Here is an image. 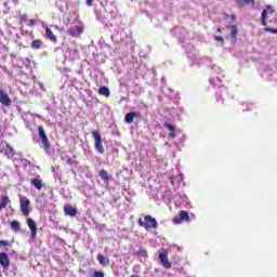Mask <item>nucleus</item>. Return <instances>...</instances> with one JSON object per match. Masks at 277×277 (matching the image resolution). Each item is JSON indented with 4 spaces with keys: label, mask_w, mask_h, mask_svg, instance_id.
Listing matches in <instances>:
<instances>
[{
    "label": "nucleus",
    "mask_w": 277,
    "mask_h": 277,
    "mask_svg": "<svg viewBox=\"0 0 277 277\" xmlns=\"http://www.w3.org/2000/svg\"><path fill=\"white\" fill-rule=\"evenodd\" d=\"M68 36H72V38H80L81 34H83V25H78L68 28L67 30Z\"/></svg>",
    "instance_id": "7"
},
{
    "label": "nucleus",
    "mask_w": 277,
    "mask_h": 277,
    "mask_svg": "<svg viewBox=\"0 0 277 277\" xmlns=\"http://www.w3.org/2000/svg\"><path fill=\"white\" fill-rule=\"evenodd\" d=\"M93 277H105V273L96 271L94 272Z\"/></svg>",
    "instance_id": "27"
},
{
    "label": "nucleus",
    "mask_w": 277,
    "mask_h": 277,
    "mask_svg": "<svg viewBox=\"0 0 277 277\" xmlns=\"http://www.w3.org/2000/svg\"><path fill=\"white\" fill-rule=\"evenodd\" d=\"M10 205V197L8 195L1 196V202H0V211H3Z\"/></svg>",
    "instance_id": "17"
},
{
    "label": "nucleus",
    "mask_w": 277,
    "mask_h": 277,
    "mask_svg": "<svg viewBox=\"0 0 277 277\" xmlns=\"http://www.w3.org/2000/svg\"><path fill=\"white\" fill-rule=\"evenodd\" d=\"M98 94H100L101 96H106V97H108V96H109V88H107V87H100V89H98Z\"/></svg>",
    "instance_id": "23"
},
{
    "label": "nucleus",
    "mask_w": 277,
    "mask_h": 277,
    "mask_svg": "<svg viewBox=\"0 0 277 277\" xmlns=\"http://www.w3.org/2000/svg\"><path fill=\"white\" fill-rule=\"evenodd\" d=\"M173 224H183V222H190L189 213L187 211L182 210L172 220Z\"/></svg>",
    "instance_id": "6"
},
{
    "label": "nucleus",
    "mask_w": 277,
    "mask_h": 277,
    "mask_svg": "<svg viewBox=\"0 0 277 277\" xmlns=\"http://www.w3.org/2000/svg\"><path fill=\"white\" fill-rule=\"evenodd\" d=\"M214 40L216 42H222V44H224V38L222 36H214Z\"/></svg>",
    "instance_id": "28"
},
{
    "label": "nucleus",
    "mask_w": 277,
    "mask_h": 277,
    "mask_svg": "<svg viewBox=\"0 0 277 277\" xmlns=\"http://www.w3.org/2000/svg\"><path fill=\"white\" fill-rule=\"evenodd\" d=\"M11 228L14 233H21V223L18 221H12Z\"/></svg>",
    "instance_id": "20"
},
{
    "label": "nucleus",
    "mask_w": 277,
    "mask_h": 277,
    "mask_svg": "<svg viewBox=\"0 0 277 277\" xmlns=\"http://www.w3.org/2000/svg\"><path fill=\"white\" fill-rule=\"evenodd\" d=\"M164 128L168 129L171 133L169 134V137H176V127H174L172 123L164 122Z\"/></svg>",
    "instance_id": "18"
},
{
    "label": "nucleus",
    "mask_w": 277,
    "mask_h": 277,
    "mask_svg": "<svg viewBox=\"0 0 277 277\" xmlns=\"http://www.w3.org/2000/svg\"><path fill=\"white\" fill-rule=\"evenodd\" d=\"M97 261L100 263V265H103L104 267H107V265H109V259L104 258L103 254H97Z\"/></svg>",
    "instance_id": "19"
},
{
    "label": "nucleus",
    "mask_w": 277,
    "mask_h": 277,
    "mask_svg": "<svg viewBox=\"0 0 277 277\" xmlns=\"http://www.w3.org/2000/svg\"><path fill=\"white\" fill-rule=\"evenodd\" d=\"M19 207L23 215L28 217L30 213L29 207H31V201H29V198L25 196L19 197Z\"/></svg>",
    "instance_id": "4"
},
{
    "label": "nucleus",
    "mask_w": 277,
    "mask_h": 277,
    "mask_svg": "<svg viewBox=\"0 0 277 277\" xmlns=\"http://www.w3.org/2000/svg\"><path fill=\"white\" fill-rule=\"evenodd\" d=\"M42 48V40L37 39L31 42V49H35V51H38V49Z\"/></svg>",
    "instance_id": "24"
},
{
    "label": "nucleus",
    "mask_w": 277,
    "mask_h": 277,
    "mask_svg": "<svg viewBox=\"0 0 277 277\" xmlns=\"http://www.w3.org/2000/svg\"><path fill=\"white\" fill-rule=\"evenodd\" d=\"M273 13H274V9L272 6H266V9H264L262 12L261 23L264 27V31L268 34H277V28L267 27V14H273Z\"/></svg>",
    "instance_id": "2"
},
{
    "label": "nucleus",
    "mask_w": 277,
    "mask_h": 277,
    "mask_svg": "<svg viewBox=\"0 0 277 277\" xmlns=\"http://www.w3.org/2000/svg\"><path fill=\"white\" fill-rule=\"evenodd\" d=\"M98 176L101 177L102 181H109V173L105 169L98 172Z\"/></svg>",
    "instance_id": "22"
},
{
    "label": "nucleus",
    "mask_w": 277,
    "mask_h": 277,
    "mask_svg": "<svg viewBox=\"0 0 277 277\" xmlns=\"http://www.w3.org/2000/svg\"><path fill=\"white\" fill-rule=\"evenodd\" d=\"M66 163L68 166H72V163H75V161L72 160V158H70V156H68L67 159H66Z\"/></svg>",
    "instance_id": "30"
},
{
    "label": "nucleus",
    "mask_w": 277,
    "mask_h": 277,
    "mask_svg": "<svg viewBox=\"0 0 277 277\" xmlns=\"http://www.w3.org/2000/svg\"><path fill=\"white\" fill-rule=\"evenodd\" d=\"M122 101H127V97H121L120 103H122Z\"/></svg>",
    "instance_id": "34"
},
{
    "label": "nucleus",
    "mask_w": 277,
    "mask_h": 277,
    "mask_svg": "<svg viewBox=\"0 0 277 277\" xmlns=\"http://www.w3.org/2000/svg\"><path fill=\"white\" fill-rule=\"evenodd\" d=\"M39 137L42 142L43 149L45 153H49L51 150V142L49 141V136H47V132H44V127L39 126L38 127Z\"/></svg>",
    "instance_id": "3"
},
{
    "label": "nucleus",
    "mask_w": 277,
    "mask_h": 277,
    "mask_svg": "<svg viewBox=\"0 0 277 277\" xmlns=\"http://www.w3.org/2000/svg\"><path fill=\"white\" fill-rule=\"evenodd\" d=\"M158 259L160 260V263L164 269L172 268V263L170 262V258H168V252L159 253Z\"/></svg>",
    "instance_id": "8"
},
{
    "label": "nucleus",
    "mask_w": 277,
    "mask_h": 277,
    "mask_svg": "<svg viewBox=\"0 0 277 277\" xmlns=\"http://www.w3.org/2000/svg\"><path fill=\"white\" fill-rule=\"evenodd\" d=\"M239 8H243V5H254V0H237Z\"/></svg>",
    "instance_id": "21"
},
{
    "label": "nucleus",
    "mask_w": 277,
    "mask_h": 277,
    "mask_svg": "<svg viewBox=\"0 0 277 277\" xmlns=\"http://www.w3.org/2000/svg\"><path fill=\"white\" fill-rule=\"evenodd\" d=\"M137 224L138 226L145 228V230H149V228H159V223L157 222V219L153 217L149 214L144 216V221L142 219H138Z\"/></svg>",
    "instance_id": "1"
},
{
    "label": "nucleus",
    "mask_w": 277,
    "mask_h": 277,
    "mask_svg": "<svg viewBox=\"0 0 277 277\" xmlns=\"http://www.w3.org/2000/svg\"><path fill=\"white\" fill-rule=\"evenodd\" d=\"M92 137L94 138L95 150H97L100 155H103L105 153V147H103V138L98 131H93Z\"/></svg>",
    "instance_id": "5"
},
{
    "label": "nucleus",
    "mask_w": 277,
    "mask_h": 277,
    "mask_svg": "<svg viewBox=\"0 0 277 277\" xmlns=\"http://www.w3.org/2000/svg\"><path fill=\"white\" fill-rule=\"evenodd\" d=\"M6 147L11 150V153H12V146H10V145H6Z\"/></svg>",
    "instance_id": "35"
},
{
    "label": "nucleus",
    "mask_w": 277,
    "mask_h": 277,
    "mask_svg": "<svg viewBox=\"0 0 277 277\" xmlns=\"http://www.w3.org/2000/svg\"><path fill=\"white\" fill-rule=\"evenodd\" d=\"M135 118H142V114L130 111L126 115L124 122H127V124H133V120H135Z\"/></svg>",
    "instance_id": "10"
},
{
    "label": "nucleus",
    "mask_w": 277,
    "mask_h": 277,
    "mask_svg": "<svg viewBox=\"0 0 277 277\" xmlns=\"http://www.w3.org/2000/svg\"><path fill=\"white\" fill-rule=\"evenodd\" d=\"M94 3V0H87V5L91 6Z\"/></svg>",
    "instance_id": "31"
},
{
    "label": "nucleus",
    "mask_w": 277,
    "mask_h": 277,
    "mask_svg": "<svg viewBox=\"0 0 277 277\" xmlns=\"http://www.w3.org/2000/svg\"><path fill=\"white\" fill-rule=\"evenodd\" d=\"M230 34H232V42H237V36H239V28H237V25H232L229 27Z\"/></svg>",
    "instance_id": "16"
},
{
    "label": "nucleus",
    "mask_w": 277,
    "mask_h": 277,
    "mask_svg": "<svg viewBox=\"0 0 277 277\" xmlns=\"http://www.w3.org/2000/svg\"><path fill=\"white\" fill-rule=\"evenodd\" d=\"M12 243H14V240H0V248H12Z\"/></svg>",
    "instance_id": "25"
},
{
    "label": "nucleus",
    "mask_w": 277,
    "mask_h": 277,
    "mask_svg": "<svg viewBox=\"0 0 277 277\" xmlns=\"http://www.w3.org/2000/svg\"><path fill=\"white\" fill-rule=\"evenodd\" d=\"M64 213L65 215H69V217H75L77 215V208L66 205L64 206Z\"/></svg>",
    "instance_id": "14"
},
{
    "label": "nucleus",
    "mask_w": 277,
    "mask_h": 277,
    "mask_svg": "<svg viewBox=\"0 0 277 277\" xmlns=\"http://www.w3.org/2000/svg\"><path fill=\"white\" fill-rule=\"evenodd\" d=\"M0 103L4 105V107H10L12 105V100H10V95L3 90L0 89Z\"/></svg>",
    "instance_id": "9"
},
{
    "label": "nucleus",
    "mask_w": 277,
    "mask_h": 277,
    "mask_svg": "<svg viewBox=\"0 0 277 277\" xmlns=\"http://www.w3.org/2000/svg\"><path fill=\"white\" fill-rule=\"evenodd\" d=\"M0 265L4 269H10V258L8 256V253L5 252L0 253Z\"/></svg>",
    "instance_id": "11"
},
{
    "label": "nucleus",
    "mask_w": 277,
    "mask_h": 277,
    "mask_svg": "<svg viewBox=\"0 0 277 277\" xmlns=\"http://www.w3.org/2000/svg\"><path fill=\"white\" fill-rule=\"evenodd\" d=\"M45 38L50 40V42H53V44H57V37L55 34H53V30L51 28L45 27Z\"/></svg>",
    "instance_id": "15"
},
{
    "label": "nucleus",
    "mask_w": 277,
    "mask_h": 277,
    "mask_svg": "<svg viewBox=\"0 0 277 277\" xmlns=\"http://www.w3.org/2000/svg\"><path fill=\"white\" fill-rule=\"evenodd\" d=\"M217 34H222V28H216Z\"/></svg>",
    "instance_id": "33"
},
{
    "label": "nucleus",
    "mask_w": 277,
    "mask_h": 277,
    "mask_svg": "<svg viewBox=\"0 0 277 277\" xmlns=\"http://www.w3.org/2000/svg\"><path fill=\"white\" fill-rule=\"evenodd\" d=\"M30 184L35 189H38V192L42 190L44 187V183H42V180L40 177H34L30 180Z\"/></svg>",
    "instance_id": "13"
},
{
    "label": "nucleus",
    "mask_w": 277,
    "mask_h": 277,
    "mask_svg": "<svg viewBox=\"0 0 277 277\" xmlns=\"http://www.w3.org/2000/svg\"><path fill=\"white\" fill-rule=\"evenodd\" d=\"M27 21H29V16L27 14L19 15V25H24V23H27Z\"/></svg>",
    "instance_id": "26"
},
{
    "label": "nucleus",
    "mask_w": 277,
    "mask_h": 277,
    "mask_svg": "<svg viewBox=\"0 0 277 277\" xmlns=\"http://www.w3.org/2000/svg\"><path fill=\"white\" fill-rule=\"evenodd\" d=\"M230 19H232V21H237V16H236L235 14H232V15H230Z\"/></svg>",
    "instance_id": "32"
},
{
    "label": "nucleus",
    "mask_w": 277,
    "mask_h": 277,
    "mask_svg": "<svg viewBox=\"0 0 277 277\" xmlns=\"http://www.w3.org/2000/svg\"><path fill=\"white\" fill-rule=\"evenodd\" d=\"M26 25H28V27H34L36 25V19H28Z\"/></svg>",
    "instance_id": "29"
},
{
    "label": "nucleus",
    "mask_w": 277,
    "mask_h": 277,
    "mask_svg": "<svg viewBox=\"0 0 277 277\" xmlns=\"http://www.w3.org/2000/svg\"><path fill=\"white\" fill-rule=\"evenodd\" d=\"M28 228H30L32 239H36L38 235V227L36 226V222L32 219L27 220Z\"/></svg>",
    "instance_id": "12"
}]
</instances>
